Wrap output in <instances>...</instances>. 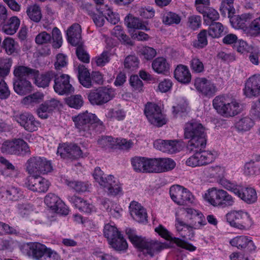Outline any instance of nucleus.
<instances>
[{
  "instance_id": "f257e3e1",
  "label": "nucleus",
  "mask_w": 260,
  "mask_h": 260,
  "mask_svg": "<svg viewBox=\"0 0 260 260\" xmlns=\"http://www.w3.org/2000/svg\"><path fill=\"white\" fill-rule=\"evenodd\" d=\"M76 128L81 136L91 138L96 133H101L105 129L103 122L97 116L87 111L72 117Z\"/></svg>"
},
{
  "instance_id": "f03ea898",
  "label": "nucleus",
  "mask_w": 260,
  "mask_h": 260,
  "mask_svg": "<svg viewBox=\"0 0 260 260\" xmlns=\"http://www.w3.org/2000/svg\"><path fill=\"white\" fill-rule=\"evenodd\" d=\"M185 139H190L188 143L190 149L194 148H204L206 145V134L203 125L194 120L187 122L184 125Z\"/></svg>"
},
{
  "instance_id": "7ed1b4c3",
  "label": "nucleus",
  "mask_w": 260,
  "mask_h": 260,
  "mask_svg": "<svg viewBox=\"0 0 260 260\" xmlns=\"http://www.w3.org/2000/svg\"><path fill=\"white\" fill-rule=\"evenodd\" d=\"M125 232L129 240L136 247L151 257L154 256L155 252H159L164 248V245L158 241L138 236L135 231L130 228L126 229Z\"/></svg>"
},
{
  "instance_id": "20e7f679",
  "label": "nucleus",
  "mask_w": 260,
  "mask_h": 260,
  "mask_svg": "<svg viewBox=\"0 0 260 260\" xmlns=\"http://www.w3.org/2000/svg\"><path fill=\"white\" fill-rule=\"evenodd\" d=\"M204 199L213 206L222 208L231 207L235 203L234 198L226 191L215 187L208 190Z\"/></svg>"
},
{
  "instance_id": "39448f33",
  "label": "nucleus",
  "mask_w": 260,
  "mask_h": 260,
  "mask_svg": "<svg viewBox=\"0 0 260 260\" xmlns=\"http://www.w3.org/2000/svg\"><path fill=\"white\" fill-rule=\"evenodd\" d=\"M220 183L224 188L233 192L248 204H253L257 201V193L256 190L253 188L244 187L224 179L220 180Z\"/></svg>"
},
{
  "instance_id": "423d86ee",
  "label": "nucleus",
  "mask_w": 260,
  "mask_h": 260,
  "mask_svg": "<svg viewBox=\"0 0 260 260\" xmlns=\"http://www.w3.org/2000/svg\"><path fill=\"white\" fill-rule=\"evenodd\" d=\"M213 106L222 115L234 116L241 112L239 104L234 99L225 96H217L213 100Z\"/></svg>"
},
{
  "instance_id": "0eeeda50",
  "label": "nucleus",
  "mask_w": 260,
  "mask_h": 260,
  "mask_svg": "<svg viewBox=\"0 0 260 260\" xmlns=\"http://www.w3.org/2000/svg\"><path fill=\"white\" fill-rule=\"evenodd\" d=\"M2 153L18 156L29 155L31 151L27 143L22 139L6 141L1 147Z\"/></svg>"
},
{
  "instance_id": "6e6552de",
  "label": "nucleus",
  "mask_w": 260,
  "mask_h": 260,
  "mask_svg": "<svg viewBox=\"0 0 260 260\" xmlns=\"http://www.w3.org/2000/svg\"><path fill=\"white\" fill-rule=\"evenodd\" d=\"M26 170L30 175L45 174L52 170L50 161L43 157L32 156L25 163Z\"/></svg>"
},
{
  "instance_id": "1a4fd4ad",
  "label": "nucleus",
  "mask_w": 260,
  "mask_h": 260,
  "mask_svg": "<svg viewBox=\"0 0 260 260\" xmlns=\"http://www.w3.org/2000/svg\"><path fill=\"white\" fill-rule=\"evenodd\" d=\"M225 219L231 226L240 230H245L252 224L250 215L242 210H233L225 215Z\"/></svg>"
},
{
  "instance_id": "9d476101",
  "label": "nucleus",
  "mask_w": 260,
  "mask_h": 260,
  "mask_svg": "<svg viewBox=\"0 0 260 260\" xmlns=\"http://www.w3.org/2000/svg\"><path fill=\"white\" fill-rule=\"evenodd\" d=\"M114 96L112 88L101 87L91 91L88 94V99L92 105H103L111 100Z\"/></svg>"
},
{
  "instance_id": "9b49d317",
  "label": "nucleus",
  "mask_w": 260,
  "mask_h": 260,
  "mask_svg": "<svg viewBox=\"0 0 260 260\" xmlns=\"http://www.w3.org/2000/svg\"><path fill=\"white\" fill-rule=\"evenodd\" d=\"M144 114L149 121L154 125L160 127L166 123L160 107L155 104L148 103L145 107Z\"/></svg>"
},
{
  "instance_id": "f8f14e48",
  "label": "nucleus",
  "mask_w": 260,
  "mask_h": 260,
  "mask_svg": "<svg viewBox=\"0 0 260 260\" xmlns=\"http://www.w3.org/2000/svg\"><path fill=\"white\" fill-rule=\"evenodd\" d=\"M170 194L172 200L179 205L192 203L193 199V196L187 189L179 185L170 187Z\"/></svg>"
},
{
  "instance_id": "ddd939ff",
  "label": "nucleus",
  "mask_w": 260,
  "mask_h": 260,
  "mask_svg": "<svg viewBox=\"0 0 260 260\" xmlns=\"http://www.w3.org/2000/svg\"><path fill=\"white\" fill-rule=\"evenodd\" d=\"M14 118L20 126L29 132L37 131L40 126V123L30 113L24 112L17 114L14 116Z\"/></svg>"
},
{
  "instance_id": "4468645a",
  "label": "nucleus",
  "mask_w": 260,
  "mask_h": 260,
  "mask_svg": "<svg viewBox=\"0 0 260 260\" xmlns=\"http://www.w3.org/2000/svg\"><path fill=\"white\" fill-rule=\"evenodd\" d=\"M194 85L197 90L207 97L213 96L217 90L215 84L204 77H198L194 81Z\"/></svg>"
},
{
  "instance_id": "2eb2a0df",
  "label": "nucleus",
  "mask_w": 260,
  "mask_h": 260,
  "mask_svg": "<svg viewBox=\"0 0 260 260\" xmlns=\"http://www.w3.org/2000/svg\"><path fill=\"white\" fill-rule=\"evenodd\" d=\"M57 154L62 158H69L76 159L82 157V152L80 148L75 144L64 143L59 145L57 150Z\"/></svg>"
},
{
  "instance_id": "dca6fc26",
  "label": "nucleus",
  "mask_w": 260,
  "mask_h": 260,
  "mask_svg": "<svg viewBox=\"0 0 260 260\" xmlns=\"http://www.w3.org/2000/svg\"><path fill=\"white\" fill-rule=\"evenodd\" d=\"M243 92L248 98L260 95V74L252 75L246 81Z\"/></svg>"
},
{
  "instance_id": "f3484780",
  "label": "nucleus",
  "mask_w": 260,
  "mask_h": 260,
  "mask_svg": "<svg viewBox=\"0 0 260 260\" xmlns=\"http://www.w3.org/2000/svg\"><path fill=\"white\" fill-rule=\"evenodd\" d=\"M54 84L53 86L54 91L59 94L71 93L74 91V88L70 83V77L68 75L62 74L59 76L55 74Z\"/></svg>"
},
{
  "instance_id": "a211bd4d",
  "label": "nucleus",
  "mask_w": 260,
  "mask_h": 260,
  "mask_svg": "<svg viewBox=\"0 0 260 260\" xmlns=\"http://www.w3.org/2000/svg\"><path fill=\"white\" fill-rule=\"evenodd\" d=\"M25 184L29 189L38 192H46L50 185L47 180L38 175L28 177Z\"/></svg>"
},
{
  "instance_id": "6ab92c4d",
  "label": "nucleus",
  "mask_w": 260,
  "mask_h": 260,
  "mask_svg": "<svg viewBox=\"0 0 260 260\" xmlns=\"http://www.w3.org/2000/svg\"><path fill=\"white\" fill-rule=\"evenodd\" d=\"M186 216L189 219L188 227L189 229H199L206 224V219L203 214L192 208H184Z\"/></svg>"
},
{
  "instance_id": "aec40b11",
  "label": "nucleus",
  "mask_w": 260,
  "mask_h": 260,
  "mask_svg": "<svg viewBox=\"0 0 260 260\" xmlns=\"http://www.w3.org/2000/svg\"><path fill=\"white\" fill-rule=\"evenodd\" d=\"M232 246L245 252H251L255 249V246L251 238L245 236H237L230 242Z\"/></svg>"
},
{
  "instance_id": "412c9836",
  "label": "nucleus",
  "mask_w": 260,
  "mask_h": 260,
  "mask_svg": "<svg viewBox=\"0 0 260 260\" xmlns=\"http://www.w3.org/2000/svg\"><path fill=\"white\" fill-rule=\"evenodd\" d=\"M131 216L136 221L141 223L147 222L148 216L146 209L137 202L133 201L129 206Z\"/></svg>"
},
{
  "instance_id": "4be33fe9",
  "label": "nucleus",
  "mask_w": 260,
  "mask_h": 260,
  "mask_svg": "<svg viewBox=\"0 0 260 260\" xmlns=\"http://www.w3.org/2000/svg\"><path fill=\"white\" fill-rule=\"evenodd\" d=\"M68 200L81 212L91 214L95 211V208L92 204L81 197L76 196H69Z\"/></svg>"
},
{
  "instance_id": "5701e85b",
  "label": "nucleus",
  "mask_w": 260,
  "mask_h": 260,
  "mask_svg": "<svg viewBox=\"0 0 260 260\" xmlns=\"http://www.w3.org/2000/svg\"><path fill=\"white\" fill-rule=\"evenodd\" d=\"M253 18V15L251 13H244L242 15L233 16L230 18V22L233 27L236 29H241L245 33L247 34L248 26L246 22Z\"/></svg>"
},
{
  "instance_id": "b1692460",
  "label": "nucleus",
  "mask_w": 260,
  "mask_h": 260,
  "mask_svg": "<svg viewBox=\"0 0 260 260\" xmlns=\"http://www.w3.org/2000/svg\"><path fill=\"white\" fill-rule=\"evenodd\" d=\"M27 255L36 260H41L45 255L47 247L39 242H30L27 244Z\"/></svg>"
},
{
  "instance_id": "393cba45",
  "label": "nucleus",
  "mask_w": 260,
  "mask_h": 260,
  "mask_svg": "<svg viewBox=\"0 0 260 260\" xmlns=\"http://www.w3.org/2000/svg\"><path fill=\"white\" fill-rule=\"evenodd\" d=\"M154 146L163 152L172 154L179 151L178 142L176 140H158L154 142Z\"/></svg>"
},
{
  "instance_id": "a878e982",
  "label": "nucleus",
  "mask_w": 260,
  "mask_h": 260,
  "mask_svg": "<svg viewBox=\"0 0 260 260\" xmlns=\"http://www.w3.org/2000/svg\"><path fill=\"white\" fill-rule=\"evenodd\" d=\"M104 234L105 237L107 239L109 244L112 246V248H117L118 249H121L122 247H124L126 244L124 242L122 246H118L115 241V237L118 236L120 232L118 231L117 229L114 225H111L110 224H107L105 225L104 230Z\"/></svg>"
},
{
  "instance_id": "bb28decb",
  "label": "nucleus",
  "mask_w": 260,
  "mask_h": 260,
  "mask_svg": "<svg viewBox=\"0 0 260 260\" xmlns=\"http://www.w3.org/2000/svg\"><path fill=\"white\" fill-rule=\"evenodd\" d=\"M59 102L55 99L48 100L40 105L37 110L39 117L42 119H46L49 114L57 107Z\"/></svg>"
},
{
  "instance_id": "cd10ccee",
  "label": "nucleus",
  "mask_w": 260,
  "mask_h": 260,
  "mask_svg": "<svg viewBox=\"0 0 260 260\" xmlns=\"http://www.w3.org/2000/svg\"><path fill=\"white\" fill-rule=\"evenodd\" d=\"M81 28L77 23L73 24L67 32V39L70 44L73 46H77L81 42Z\"/></svg>"
},
{
  "instance_id": "c85d7f7f",
  "label": "nucleus",
  "mask_w": 260,
  "mask_h": 260,
  "mask_svg": "<svg viewBox=\"0 0 260 260\" xmlns=\"http://www.w3.org/2000/svg\"><path fill=\"white\" fill-rule=\"evenodd\" d=\"M55 77V73L51 71L41 75L38 70V74L33 76L35 84L39 87L45 88L49 86L50 81Z\"/></svg>"
},
{
  "instance_id": "c756f323",
  "label": "nucleus",
  "mask_w": 260,
  "mask_h": 260,
  "mask_svg": "<svg viewBox=\"0 0 260 260\" xmlns=\"http://www.w3.org/2000/svg\"><path fill=\"white\" fill-rule=\"evenodd\" d=\"M174 77L180 83H189L191 81V75L187 66L179 64L174 71Z\"/></svg>"
},
{
  "instance_id": "7c9ffc66",
  "label": "nucleus",
  "mask_w": 260,
  "mask_h": 260,
  "mask_svg": "<svg viewBox=\"0 0 260 260\" xmlns=\"http://www.w3.org/2000/svg\"><path fill=\"white\" fill-rule=\"evenodd\" d=\"M93 176L95 180L100 185L102 186L105 190H107L110 184L113 183L111 182H114L116 180L114 176L112 175H109L107 177H106L103 172L99 167H97L95 169Z\"/></svg>"
},
{
  "instance_id": "2f4dec72",
  "label": "nucleus",
  "mask_w": 260,
  "mask_h": 260,
  "mask_svg": "<svg viewBox=\"0 0 260 260\" xmlns=\"http://www.w3.org/2000/svg\"><path fill=\"white\" fill-rule=\"evenodd\" d=\"M15 79H27L38 74V70L23 66L16 67L13 72Z\"/></svg>"
},
{
  "instance_id": "473e14b6",
  "label": "nucleus",
  "mask_w": 260,
  "mask_h": 260,
  "mask_svg": "<svg viewBox=\"0 0 260 260\" xmlns=\"http://www.w3.org/2000/svg\"><path fill=\"white\" fill-rule=\"evenodd\" d=\"M14 91L19 95H25L32 90L31 83L27 79H14Z\"/></svg>"
},
{
  "instance_id": "72a5a7b5",
  "label": "nucleus",
  "mask_w": 260,
  "mask_h": 260,
  "mask_svg": "<svg viewBox=\"0 0 260 260\" xmlns=\"http://www.w3.org/2000/svg\"><path fill=\"white\" fill-rule=\"evenodd\" d=\"M78 79L80 83L86 88L92 86L91 75L88 70L83 66L78 67Z\"/></svg>"
},
{
  "instance_id": "f704fd0d",
  "label": "nucleus",
  "mask_w": 260,
  "mask_h": 260,
  "mask_svg": "<svg viewBox=\"0 0 260 260\" xmlns=\"http://www.w3.org/2000/svg\"><path fill=\"white\" fill-rule=\"evenodd\" d=\"M20 20L16 16L11 17L8 22L3 26L2 30L7 35H14L20 25Z\"/></svg>"
},
{
  "instance_id": "c9c22d12",
  "label": "nucleus",
  "mask_w": 260,
  "mask_h": 260,
  "mask_svg": "<svg viewBox=\"0 0 260 260\" xmlns=\"http://www.w3.org/2000/svg\"><path fill=\"white\" fill-rule=\"evenodd\" d=\"M234 0H222L220 7V11L221 15L225 17L228 15V18H231L235 13V9L234 7Z\"/></svg>"
},
{
  "instance_id": "e433bc0d",
  "label": "nucleus",
  "mask_w": 260,
  "mask_h": 260,
  "mask_svg": "<svg viewBox=\"0 0 260 260\" xmlns=\"http://www.w3.org/2000/svg\"><path fill=\"white\" fill-rule=\"evenodd\" d=\"M124 23L129 28L147 30L146 26L138 18L133 17L131 14L125 18Z\"/></svg>"
},
{
  "instance_id": "4c0bfd02",
  "label": "nucleus",
  "mask_w": 260,
  "mask_h": 260,
  "mask_svg": "<svg viewBox=\"0 0 260 260\" xmlns=\"http://www.w3.org/2000/svg\"><path fill=\"white\" fill-rule=\"evenodd\" d=\"M26 12L29 18L35 22H40L42 18L41 8L37 4L29 6Z\"/></svg>"
},
{
  "instance_id": "58836bf2",
  "label": "nucleus",
  "mask_w": 260,
  "mask_h": 260,
  "mask_svg": "<svg viewBox=\"0 0 260 260\" xmlns=\"http://www.w3.org/2000/svg\"><path fill=\"white\" fill-rule=\"evenodd\" d=\"M176 166L175 161L169 158H158L157 173H162L173 169Z\"/></svg>"
},
{
  "instance_id": "ea45409f",
  "label": "nucleus",
  "mask_w": 260,
  "mask_h": 260,
  "mask_svg": "<svg viewBox=\"0 0 260 260\" xmlns=\"http://www.w3.org/2000/svg\"><path fill=\"white\" fill-rule=\"evenodd\" d=\"M152 67L155 72L160 74L167 72L169 65L165 58L157 57L152 62Z\"/></svg>"
},
{
  "instance_id": "a19ab883",
  "label": "nucleus",
  "mask_w": 260,
  "mask_h": 260,
  "mask_svg": "<svg viewBox=\"0 0 260 260\" xmlns=\"http://www.w3.org/2000/svg\"><path fill=\"white\" fill-rule=\"evenodd\" d=\"M181 20V17L179 14L172 12H166L162 16V22L168 25L178 24Z\"/></svg>"
},
{
  "instance_id": "79ce46f5",
  "label": "nucleus",
  "mask_w": 260,
  "mask_h": 260,
  "mask_svg": "<svg viewBox=\"0 0 260 260\" xmlns=\"http://www.w3.org/2000/svg\"><path fill=\"white\" fill-rule=\"evenodd\" d=\"M208 25L209 27L207 32L209 36L213 38H218L223 35L224 27L221 23L214 22Z\"/></svg>"
},
{
  "instance_id": "37998d69",
  "label": "nucleus",
  "mask_w": 260,
  "mask_h": 260,
  "mask_svg": "<svg viewBox=\"0 0 260 260\" xmlns=\"http://www.w3.org/2000/svg\"><path fill=\"white\" fill-rule=\"evenodd\" d=\"M146 158L135 156L131 159V164L134 171L138 173H146Z\"/></svg>"
},
{
  "instance_id": "c03bdc74",
  "label": "nucleus",
  "mask_w": 260,
  "mask_h": 260,
  "mask_svg": "<svg viewBox=\"0 0 260 260\" xmlns=\"http://www.w3.org/2000/svg\"><path fill=\"white\" fill-rule=\"evenodd\" d=\"M198 149L199 161L200 166L207 165L212 162L214 160V155L210 152L201 151L203 148H196Z\"/></svg>"
},
{
  "instance_id": "a18cd8bd",
  "label": "nucleus",
  "mask_w": 260,
  "mask_h": 260,
  "mask_svg": "<svg viewBox=\"0 0 260 260\" xmlns=\"http://www.w3.org/2000/svg\"><path fill=\"white\" fill-rule=\"evenodd\" d=\"M246 176H252L260 174V164L256 163L253 160L245 164L243 169Z\"/></svg>"
},
{
  "instance_id": "49530a36",
  "label": "nucleus",
  "mask_w": 260,
  "mask_h": 260,
  "mask_svg": "<svg viewBox=\"0 0 260 260\" xmlns=\"http://www.w3.org/2000/svg\"><path fill=\"white\" fill-rule=\"evenodd\" d=\"M138 53L141 58L147 60H150L156 56V51L152 47L142 46L138 48Z\"/></svg>"
},
{
  "instance_id": "de8ad7c7",
  "label": "nucleus",
  "mask_w": 260,
  "mask_h": 260,
  "mask_svg": "<svg viewBox=\"0 0 260 260\" xmlns=\"http://www.w3.org/2000/svg\"><path fill=\"white\" fill-rule=\"evenodd\" d=\"M207 30L202 29L197 36V40L193 42V46L198 49L204 48L208 44Z\"/></svg>"
},
{
  "instance_id": "09e8293b",
  "label": "nucleus",
  "mask_w": 260,
  "mask_h": 260,
  "mask_svg": "<svg viewBox=\"0 0 260 260\" xmlns=\"http://www.w3.org/2000/svg\"><path fill=\"white\" fill-rule=\"evenodd\" d=\"M254 125L253 120L249 117L241 118L235 124L239 131H247L249 130Z\"/></svg>"
},
{
  "instance_id": "8fccbe9b",
  "label": "nucleus",
  "mask_w": 260,
  "mask_h": 260,
  "mask_svg": "<svg viewBox=\"0 0 260 260\" xmlns=\"http://www.w3.org/2000/svg\"><path fill=\"white\" fill-rule=\"evenodd\" d=\"M66 183L70 187L79 193L88 191L89 188V184L87 183L82 181L67 180Z\"/></svg>"
},
{
  "instance_id": "3c124183",
  "label": "nucleus",
  "mask_w": 260,
  "mask_h": 260,
  "mask_svg": "<svg viewBox=\"0 0 260 260\" xmlns=\"http://www.w3.org/2000/svg\"><path fill=\"white\" fill-rule=\"evenodd\" d=\"M12 66V60L10 58H0V79H3L8 76Z\"/></svg>"
},
{
  "instance_id": "603ef678",
  "label": "nucleus",
  "mask_w": 260,
  "mask_h": 260,
  "mask_svg": "<svg viewBox=\"0 0 260 260\" xmlns=\"http://www.w3.org/2000/svg\"><path fill=\"white\" fill-rule=\"evenodd\" d=\"M189 66L193 73L201 74L204 72V64L201 59L197 56L192 57L189 61Z\"/></svg>"
},
{
  "instance_id": "864d4df0",
  "label": "nucleus",
  "mask_w": 260,
  "mask_h": 260,
  "mask_svg": "<svg viewBox=\"0 0 260 260\" xmlns=\"http://www.w3.org/2000/svg\"><path fill=\"white\" fill-rule=\"evenodd\" d=\"M43 94L36 92L23 98L22 102L26 105L34 106L41 103L43 100Z\"/></svg>"
},
{
  "instance_id": "5fc2aeb1",
  "label": "nucleus",
  "mask_w": 260,
  "mask_h": 260,
  "mask_svg": "<svg viewBox=\"0 0 260 260\" xmlns=\"http://www.w3.org/2000/svg\"><path fill=\"white\" fill-rule=\"evenodd\" d=\"M139 60L135 55H128L124 59V66L125 69L134 71L139 68Z\"/></svg>"
},
{
  "instance_id": "6e6d98bb",
  "label": "nucleus",
  "mask_w": 260,
  "mask_h": 260,
  "mask_svg": "<svg viewBox=\"0 0 260 260\" xmlns=\"http://www.w3.org/2000/svg\"><path fill=\"white\" fill-rule=\"evenodd\" d=\"M98 144L106 149H112L115 146V140L111 136H103L98 140Z\"/></svg>"
},
{
  "instance_id": "4d7b16f0",
  "label": "nucleus",
  "mask_w": 260,
  "mask_h": 260,
  "mask_svg": "<svg viewBox=\"0 0 260 260\" xmlns=\"http://www.w3.org/2000/svg\"><path fill=\"white\" fill-rule=\"evenodd\" d=\"M5 195L9 200H17L22 196V193L19 188L11 186L6 189Z\"/></svg>"
},
{
  "instance_id": "13d9d810",
  "label": "nucleus",
  "mask_w": 260,
  "mask_h": 260,
  "mask_svg": "<svg viewBox=\"0 0 260 260\" xmlns=\"http://www.w3.org/2000/svg\"><path fill=\"white\" fill-rule=\"evenodd\" d=\"M60 199L54 193H48L45 198L46 205L51 210L56 209L57 205L60 203Z\"/></svg>"
},
{
  "instance_id": "bf43d9fd",
  "label": "nucleus",
  "mask_w": 260,
  "mask_h": 260,
  "mask_svg": "<svg viewBox=\"0 0 260 260\" xmlns=\"http://www.w3.org/2000/svg\"><path fill=\"white\" fill-rule=\"evenodd\" d=\"M219 18V13L212 8H210L203 16L204 21L207 25L216 22V20H218Z\"/></svg>"
},
{
  "instance_id": "052dcab7",
  "label": "nucleus",
  "mask_w": 260,
  "mask_h": 260,
  "mask_svg": "<svg viewBox=\"0 0 260 260\" xmlns=\"http://www.w3.org/2000/svg\"><path fill=\"white\" fill-rule=\"evenodd\" d=\"M16 43L14 39L7 38L2 42V47L5 49L6 53L8 55H12L16 52Z\"/></svg>"
},
{
  "instance_id": "680f3d73",
  "label": "nucleus",
  "mask_w": 260,
  "mask_h": 260,
  "mask_svg": "<svg viewBox=\"0 0 260 260\" xmlns=\"http://www.w3.org/2000/svg\"><path fill=\"white\" fill-rule=\"evenodd\" d=\"M66 103L70 107L78 109L82 106L83 101L81 95L77 94L67 98Z\"/></svg>"
},
{
  "instance_id": "e2e57ef3",
  "label": "nucleus",
  "mask_w": 260,
  "mask_h": 260,
  "mask_svg": "<svg viewBox=\"0 0 260 260\" xmlns=\"http://www.w3.org/2000/svg\"><path fill=\"white\" fill-rule=\"evenodd\" d=\"M51 39L53 40L52 46L55 49L59 48L62 43V36L59 29L55 27L52 30Z\"/></svg>"
},
{
  "instance_id": "0e129e2a",
  "label": "nucleus",
  "mask_w": 260,
  "mask_h": 260,
  "mask_svg": "<svg viewBox=\"0 0 260 260\" xmlns=\"http://www.w3.org/2000/svg\"><path fill=\"white\" fill-rule=\"evenodd\" d=\"M247 35L256 36L260 34V16L254 19L248 25Z\"/></svg>"
},
{
  "instance_id": "69168bd1",
  "label": "nucleus",
  "mask_w": 260,
  "mask_h": 260,
  "mask_svg": "<svg viewBox=\"0 0 260 260\" xmlns=\"http://www.w3.org/2000/svg\"><path fill=\"white\" fill-rule=\"evenodd\" d=\"M158 158H146V173H157Z\"/></svg>"
},
{
  "instance_id": "338daca9",
  "label": "nucleus",
  "mask_w": 260,
  "mask_h": 260,
  "mask_svg": "<svg viewBox=\"0 0 260 260\" xmlns=\"http://www.w3.org/2000/svg\"><path fill=\"white\" fill-rule=\"evenodd\" d=\"M187 103L184 100H181L176 106L173 107V113L175 116L177 115L182 116L183 114L187 112Z\"/></svg>"
},
{
  "instance_id": "774afa93",
  "label": "nucleus",
  "mask_w": 260,
  "mask_h": 260,
  "mask_svg": "<svg viewBox=\"0 0 260 260\" xmlns=\"http://www.w3.org/2000/svg\"><path fill=\"white\" fill-rule=\"evenodd\" d=\"M76 53L78 59L80 61L85 63H88L89 62V56L84 49L82 43L77 45Z\"/></svg>"
}]
</instances>
